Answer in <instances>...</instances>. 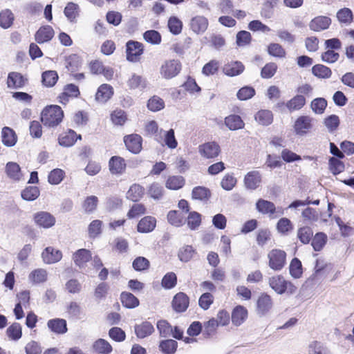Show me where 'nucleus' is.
I'll return each instance as SVG.
<instances>
[{"mask_svg": "<svg viewBox=\"0 0 354 354\" xmlns=\"http://www.w3.org/2000/svg\"><path fill=\"white\" fill-rule=\"evenodd\" d=\"M187 225L192 230H196L201 223V214L197 212H191L187 216Z\"/></svg>", "mask_w": 354, "mask_h": 354, "instance_id": "nucleus-56", "label": "nucleus"}, {"mask_svg": "<svg viewBox=\"0 0 354 354\" xmlns=\"http://www.w3.org/2000/svg\"><path fill=\"white\" fill-rule=\"evenodd\" d=\"M93 347L97 353L101 354H109L112 351V346L104 339H99L95 341Z\"/></svg>", "mask_w": 354, "mask_h": 354, "instance_id": "nucleus-50", "label": "nucleus"}, {"mask_svg": "<svg viewBox=\"0 0 354 354\" xmlns=\"http://www.w3.org/2000/svg\"><path fill=\"white\" fill-rule=\"evenodd\" d=\"M256 122L262 126H268L273 121V114L269 110H260L254 115Z\"/></svg>", "mask_w": 354, "mask_h": 354, "instance_id": "nucleus-30", "label": "nucleus"}, {"mask_svg": "<svg viewBox=\"0 0 354 354\" xmlns=\"http://www.w3.org/2000/svg\"><path fill=\"white\" fill-rule=\"evenodd\" d=\"M315 119L309 115H301L297 118L293 125L296 135H306L313 127Z\"/></svg>", "mask_w": 354, "mask_h": 354, "instance_id": "nucleus-5", "label": "nucleus"}, {"mask_svg": "<svg viewBox=\"0 0 354 354\" xmlns=\"http://www.w3.org/2000/svg\"><path fill=\"white\" fill-rule=\"evenodd\" d=\"M218 321L214 318L210 319L209 321L204 323V328L203 330V335L205 338H209L212 337L218 326Z\"/></svg>", "mask_w": 354, "mask_h": 354, "instance_id": "nucleus-43", "label": "nucleus"}, {"mask_svg": "<svg viewBox=\"0 0 354 354\" xmlns=\"http://www.w3.org/2000/svg\"><path fill=\"white\" fill-rule=\"evenodd\" d=\"M168 28L172 34L178 35L182 31L183 23L176 17H171L168 21Z\"/></svg>", "mask_w": 354, "mask_h": 354, "instance_id": "nucleus-63", "label": "nucleus"}, {"mask_svg": "<svg viewBox=\"0 0 354 354\" xmlns=\"http://www.w3.org/2000/svg\"><path fill=\"white\" fill-rule=\"evenodd\" d=\"M33 219L38 226L44 228H50L55 223V218L47 212H39L35 214Z\"/></svg>", "mask_w": 354, "mask_h": 354, "instance_id": "nucleus-8", "label": "nucleus"}, {"mask_svg": "<svg viewBox=\"0 0 354 354\" xmlns=\"http://www.w3.org/2000/svg\"><path fill=\"white\" fill-rule=\"evenodd\" d=\"M145 189L138 184L132 185L127 193V198L133 202L138 201L144 195Z\"/></svg>", "mask_w": 354, "mask_h": 354, "instance_id": "nucleus-35", "label": "nucleus"}, {"mask_svg": "<svg viewBox=\"0 0 354 354\" xmlns=\"http://www.w3.org/2000/svg\"><path fill=\"white\" fill-rule=\"evenodd\" d=\"M64 117V112L58 105H50L45 107L41 114V121L44 126L55 127L57 126Z\"/></svg>", "mask_w": 354, "mask_h": 354, "instance_id": "nucleus-1", "label": "nucleus"}, {"mask_svg": "<svg viewBox=\"0 0 354 354\" xmlns=\"http://www.w3.org/2000/svg\"><path fill=\"white\" fill-rule=\"evenodd\" d=\"M26 83V79L18 72L8 73L7 86L10 88L18 89L22 88Z\"/></svg>", "mask_w": 354, "mask_h": 354, "instance_id": "nucleus-20", "label": "nucleus"}, {"mask_svg": "<svg viewBox=\"0 0 354 354\" xmlns=\"http://www.w3.org/2000/svg\"><path fill=\"white\" fill-rule=\"evenodd\" d=\"M189 304V299L188 296L182 292L177 293L173 298L172 307L177 313L185 312Z\"/></svg>", "mask_w": 354, "mask_h": 354, "instance_id": "nucleus-11", "label": "nucleus"}, {"mask_svg": "<svg viewBox=\"0 0 354 354\" xmlns=\"http://www.w3.org/2000/svg\"><path fill=\"white\" fill-rule=\"evenodd\" d=\"M308 354H333L328 347L322 342L313 340L307 347Z\"/></svg>", "mask_w": 354, "mask_h": 354, "instance_id": "nucleus-24", "label": "nucleus"}, {"mask_svg": "<svg viewBox=\"0 0 354 354\" xmlns=\"http://www.w3.org/2000/svg\"><path fill=\"white\" fill-rule=\"evenodd\" d=\"M244 185L248 189H256L261 183V174L257 170L247 173L244 177Z\"/></svg>", "mask_w": 354, "mask_h": 354, "instance_id": "nucleus-13", "label": "nucleus"}, {"mask_svg": "<svg viewBox=\"0 0 354 354\" xmlns=\"http://www.w3.org/2000/svg\"><path fill=\"white\" fill-rule=\"evenodd\" d=\"M270 287L277 294L283 295L287 293L293 295L297 290V287L291 281L286 280L283 276L279 274L268 279Z\"/></svg>", "mask_w": 354, "mask_h": 354, "instance_id": "nucleus-2", "label": "nucleus"}, {"mask_svg": "<svg viewBox=\"0 0 354 354\" xmlns=\"http://www.w3.org/2000/svg\"><path fill=\"white\" fill-rule=\"evenodd\" d=\"M55 32L50 26H44L39 28L35 35V39L38 44H44L50 41Z\"/></svg>", "mask_w": 354, "mask_h": 354, "instance_id": "nucleus-16", "label": "nucleus"}, {"mask_svg": "<svg viewBox=\"0 0 354 354\" xmlns=\"http://www.w3.org/2000/svg\"><path fill=\"white\" fill-rule=\"evenodd\" d=\"M15 16L10 9L3 10L0 12V26L4 29L10 28L14 21Z\"/></svg>", "mask_w": 354, "mask_h": 354, "instance_id": "nucleus-37", "label": "nucleus"}, {"mask_svg": "<svg viewBox=\"0 0 354 354\" xmlns=\"http://www.w3.org/2000/svg\"><path fill=\"white\" fill-rule=\"evenodd\" d=\"M113 95V88L111 86L104 84L97 89L95 100L100 102H106Z\"/></svg>", "mask_w": 354, "mask_h": 354, "instance_id": "nucleus-26", "label": "nucleus"}, {"mask_svg": "<svg viewBox=\"0 0 354 354\" xmlns=\"http://www.w3.org/2000/svg\"><path fill=\"white\" fill-rule=\"evenodd\" d=\"M59 78L58 74L55 71H46L42 73L41 81L46 87L53 86Z\"/></svg>", "mask_w": 354, "mask_h": 354, "instance_id": "nucleus-39", "label": "nucleus"}, {"mask_svg": "<svg viewBox=\"0 0 354 354\" xmlns=\"http://www.w3.org/2000/svg\"><path fill=\"white\" fill-rule=\"evenodd\" d=\"M109 167L112 174H122L126 169V163L122 158L113 156L109 160Z\"/></svg>", "mask_w": 354, "mask_h": 354, "instance_id": "nucleus-23", "label": "nucleus"}, {"mask_svg": "<svg viewBox=\"0 0 354 354\" xmlns=\"http://www.w3.org/2000/svg\"><path fill=\"white\" fill-rule=\"evenodd\" d=\"M196 251L192 245H184L180 248L178 257L180 261L187 263L192 259Z\"/></svg>", "mask_w": 354, "mask_h": 354, "instance_id": "nucleus-49", "label": "nucleus"}, {"mask_svg": "<svg viewBox=\"0 0 354 354\" xmlns=\"http://www.w3.org/2000/svg\"><path fill=\"white\" fill-rule=\"evenodd\" d=\"M145 40L151 44H159L161 42V35L157 30H147L143 34Z\"/></svg>", "mask_w": 354, "mask_h": 354, "instance_id": "nucleus-61", "label": "nucleus"}, {"mask_svg": "<svg viewBox=\"0 0 354 354\" xmlns=\"http://www.w3.org/2000/svg\"><path fill=\"white\" fill-rule=\"evenodd\" d=\"M330 24L331 19L330 17L317 16L310 21L309 28L313 31L319 32L328 29Z\"/></svg>", "mask_w": 354, "mask_h": 354, "instance_id": "nucleus-14", "label": "nucleus"}, {"mask_svg": "<svg viewBox=\"0 0 354 354\" xmlns=\"http://www.w3.org/2000/svg\"><path fill=\"white\" fill-rule=\"evenodd\" d=\"M289 272L290 274L295 279H299L301 277L303 273L302 265L299 259H292L289 266Z\"/></svg>", "mask_w": 354, "mask_h": 354, "instance_id": "nucleus-52", "label": "nucleus"}, {"mask_svg": "<svg viewBox=\"0 0 354 354\" xmlns=\"http://www.w3.org/2000/svg\"><path fill=\"white\" fill-rule=\"evenodd\" d=\"M199 152L205 158H214L218 156L220 147L214 142H207L199 146Z\"/></svg>", "mask_w": 354, "mask_h": 354, "instance_id": "nucleus-10", "label": "nucleus"}, {"mask_svg": "<svg viewBox=\"0 0 354 354\" xmlns=\"http://www.w3.org/2000/svg\"><path fill=\"white\" fill-rule=\"evenodd\" d=\"M245 69L244 65L239 61L231 62L224 65L223 73L230 77H234L241 74Z\"/></svg>", "mask_w": 354, "mask_h": 354, "instance_id": "nucleus-22", "label": "nucleus"}, {"mask_svg": "<svg viewBox=\"0 0 354 354\" xmlns=\"http://www.w3.org/2000/svg\"><path fill=\"white\" fill-rule=\"evenodd\" d=\"M1 142L8 147L15 146L17 142V136L15 131L8 127H4L1 129Z\"/></svg>", "mask_w": 354, "mask_h": 354, "instance_id": "nucleus-19", "label": "nucleus"}, {"mask_svg": "<svg viewBox=\"0 0 354 354\" xmlns=\"http://www.w3.org/2000/svg\"><path fill=\"white\" fill-rule=\"evenodd\" d=\"M80 7L77 3L69 2L64 8V13L71 22H75L79 15Z\"/></svg>", "mask_w": 354, "mask_h": 354, "instance_id": "nucleus-38", "label": "nucleus"}, {"mask_svg": "<svg viewBox=\"0 0 354 354\" xmlns=\"http://www.w3.org/2000/svg\"><path fill=\"white\" fill-rule=\"evenodd\" d=\"M209 26L208 19L201 15H197L192 17L189 22L191 30L197 35L203 34Z\"/></svg>", "mask_w": 354, "mask_h": 354, "instance_id": "nucleus-6", "label": "nucleus"}, {"mask_svg": "<svg viewBox=\"0 0 354 354\" xmlns=\"http://www.w3.org/2000/svg\"><path fill=\"white\" fill-rule=\"evenodd\" d=\"M41 257L45 263L52 264L59 261L62 258V253L59 250L52 247H47L41 253Z\"/></svg>", "mask_w": 354, "mask_h": 354, "instance_id": "nucleus-15", "label": "nucleus"}, {"mask_svg": "<svg viewBox=\"0 0 354 354\" xmlns=\"http://www.w3.org/2000/svg\"><path fill=\"white\" fill-rule=\"evenodd\" d=\"M225 124L231 131L241 129L244 127V122L238 115H230L225 118Z\"/></svg>", "mask_w": 354, "mask_h": 354, "instance_id": "nucleus-29", "label": "nucleus"}, {"mask_svg": "<svg viewBox=\"0 0 354 354\" xmlns=\"http://www.w3.org/2000/svg\"><path fill=\"white\" fill-rule=\"evenodd\" d=\"M167 220L170 224L176 227L182 226L185 222L184 215L176 210L169 212Z\"/></svg>", "mask_w": 354, "mask_h": 354, "instance_id": "nucleus-45", "label": "nucleus"}, {"mask_svg": "<svg viewBox=\"0 0 354 354\" xmlns=\"http://www.w3.org/2000/svg\"><path fill=\"white\" fill-rule=\"evenodd\" d=\"M127 85L131 89H143L147 86L146 80L140 75L133 74L127 81Z\"/></svg>", "mask_w": 354, "mask_h": 354, "instance_id": "nucleus-44", "label": "nucleus"}, {"mask_svg": "<svg viewBox=\"0 0 354 354\" xmlns=\"http://www.w3.org/2000/svg\"><path fill=\"white\" fill-rule=\"evenodd\" d=\"M73 259L77 266L83 268L86 263L92 259L91 252L90 250L84 248L77 250L73 254Z\"/></svg>", "mask_w": 354, "mask_h": 354, "instance_id": "nucleus-17", "label": "nucleus"}, {"mask_svg": "<svg viewBox=\"0 0 354 354\" xmlns=\"http://www.w3.org/2000/svg\"><path fill=\"white\" fill-rule=\"evenodd\" d=\"M177 347V342L171 339L162 340L159 344V348L164 354L175 353Z\"/></svg>", "mask_w": 354, "mask_h": 354, "instance_id": "nucleus-40", "label": "nucleus"}, {"mask_svg": "<svg viewBox=\"0 0 354 354\" xmlns=\"http://www.w3.org/2000/svg\"><path fill=\"white\" fill-rule=\"evenodd\" d=\"M327 241V236L324 232H317L312 239L311 245L315 251H320Z\"/></svg>", "mask_w": 354, "mask_h": 354, "instance_id": "nucleus-48", "label": "nucleus"}, {"mask_svg": "<svg viewBox=\"0 0 354 354\" xmlns=\"http://www.w3.org/2000/svg\"><path fill=\"white\" fill-rule=\"evenodd\" d=\"M269 267L275 271L281 270L286 263V253L279 249H273L268 254Z\"/></svg>", "mask_w": 354, "mask_h": 354, "instance_id": "nucleus-3", "label": "nucleus"}, {"mask_svg": "<svg viewBox=\"0 0 354 354\" xmlns=\"http://www.w3.org/2000/svg\"><path fill=\"white\" fill-rule=\"evenodd\" d=\"M336 17L338 21L344 24H350L353 20V12L350 8H344L339 10Z\"/></svg>", "mask_w": 354, "mask_h": 354, "instance_id": "nucleus-46", "label": "nucleus"}, {"mask_svg": "<svg viewBox=\"0 0 354 354\" xmlns=\"http://www.w3.org/2000/svg\"><path fill=\"white\" fill-rule=\"evenodd\" d=\"M124 142L127 149L133 153H139L142 149V138L138 134L124 136Z\"/></svg>", "mask_w": 354, "mask_h": 354, "instance_id": "nucleus-12", "label": "nucleus"}, {"mask_svg": "<svg viewBox=\"0 0 354 354\" xmlns=\"http://www.w3.org/2000/svg\"><path fill=\"white\" fill-rule=\"evenodd\" d=\"M248 311L242 306H236L232 313V322L236 326H240L246 319Z\"/></svg>", "mask_w": 354, "mask_h": 354, "instance_id": "nucleus-32", "label": "nucleus"}, {"mask_svg": "<svg viewBox=\"0 0 354 354\" xmlns=\"http://www.w3.org/2000/svg\"><path fill=\"white\" fill-rule=\"evenodd\" d=\"M47 271L45 269L38 268L32 271L29 274V279L33 283H44L47 280Z\"/></svg>", "mask_w": 354, "mask_h": 354, "instance_id": "nucleus-53", "label": "nucleus"}, {"mask_svg": "<svg viewBox=\"0 0 354 354\" xmlns=\"http://www.w3.org/2000/svg\"><path fill=\"white\" fill-rule=\"evenodd\" d=\"M80 94V92L78 86L73 84H68L64 86V92L59 97L62 102L63 100L68 101L69 97H77Z\"/></svg>", "mask_w": 354, "mask_h": 354, "instance_id": "nucleus-42", "label": "nucleus"}, {"mask_svg": "<svg viewBox=\"0 0 354 354\" xmlns=\"http://www.w3.org/2000/svg\"><path fill=\"white\" fill-rule=\"evenodd\" d=\"M48 327L54 333L64 334L67 332L66 321L63 319L55 318L50 319L47 323Z\"/></svg>", "mask_w": 354, "mask_h": 354, "instance_id": "nucleus-27", "label": "nucleus"}, {"mask_svg": "<svg viewBox=\"0 0 354 354\" xmlns=\"http://www.w3.org/2000/svg\"><path fill=\"white\" fill-rule=\"evenodd\" d=\"M162 186L156 182L153 183L148 189V194L155 200L160 199L163 196Z\"/></svg>", "mask_w": 354, "mask_h": 354, "instance_id": "nucleus-59", "label": "nucleus"}, {"mask_svg": "<svg viewBox=\"0 0 354 354\" xmlns=\"http://www.w3.org/2000/svg\"><path fill=\"white\" fill-rule=\"evenodd\" d=\"M155 331L154 327L149 322L145 321L134 326V332L139 339H144L152 335Z\"/></svg>", "mask_w": 354, "mask_h": 354, "instance_id": "nucleus-18", "label": "nucleus"}, {"mask_svg": "<svg viewBox=\"0 0 354 354\" xmlns=\"http://www.w3.org/2000/svg\"><path fill=\"white\" fill-rule=\"evenodd\" d=\"M313 230L308 226H304L299 228L297 231V238L303 244H308L313 239Z\"/></svg>", "mask_w": 354, "mask_h": 354, "instance_id": "nucleus-47", "label": "nucleus"}, {"mask_svg": "<svg viewBox=\"0 0 354 354\" xmlns=\"http://www.w3.org/2000/svg\"><path fill=\"white\" fill-rule=\"evenodd\" d=\"M165 102L162 99L156 95L153 96L148 100L147 107L151 111L156 112L162 109Z\"/></svg>", "mask_w": 354, "mask_h": 354, "instance_id": "nucleus-64", "label": "nucleus"}, {"mask_svg": "<svg viewBox=\"0 0 354 354\" xmlns=\"http://www.w3.org/2000/svg\"><path fill=\"white\" fill-rule=\"evenodd\" d=\"M257 209L263 214H273L276 207L272 202L264 199H259L256 203Z\"/></svg>", "mask_w": 354, "mask_h": 354, "instance_id": "nucleus-33", "label": "nucleus"}, {"mask_svg": "<svg viewBox=\"0 0 354 354\" xmlns=\"http://www.w3.org/2000/svg\"><path fill=\"white\" fill-rule=\"evenodd\" d=\"M310 106L315 113L322 114L327 106V101L323 97H317L311 102Z\"/></svg>", "mask_w": 354, "mask_h": 354, "instance_id": "nucleus-58", "label": "nucleus"}, {"mask_svg": "<svg viewBox=\"0 0 354 354\" xmlns=\"http://www.w3.org/2000/svg\"><path fill=\"white\" fill-rule=\"evenodd\" d=\"M177 283V277L173 272L167 273L162 279L161 285L165 289H171Z\"/></svg>", "mask_w": 354, "mask_h": 354, "instance_id": "nucleus-60", "label": "nucleus"}, {"mask_svg": "<svg viewBox=\"0 0 354 354\" xmlns=\"http://www.w3.org/2000/svg\"><path fill=\"white\" fill-rule=\"evenodd\" d=\"M82 65L80 57L76 54H72L68 56L65 60V66L68 71L75 72L79 69Z\"/></svg>", "mask_w": 354, "mask_h": 354, "instance_id": "nucleus-41", "label": "nucleus"}, {"mask_svg": "<svg viewBox=\"0 0 354 354\" xmlns=\"http://www.w3.org/2000/svg\"><path fill=\"white\" fill-rule=\"evenodd\" d=\"M211 197L210 190L203 186L195 187L192 192V198L194 200L207 201Z\"/></svg>", "mask_w": 354, "mask_h": 354, "instance_id": "nucleus-31", "label": "nucleus"}, {"mask_svg": "<svg viewBox=\"0 0 354 354\" xmlns=\"http://www.w3.org/2000/svg\"><path fill=\"white\" fill-rule=\"evenodd\" d=\"M268 53L270 55L282 58L286 56V50L281 45L277 43H272L268 47Z\"/></svg>", "mask_w": 354, "mask_h": 354, "instance_id": "nucleus-62", "label": "nucleus"}, {"mask_svg": "<svg viewBox=\"0 0 354 354\" xmlns=\"http://www.w3.org/2000/svg\"><path fill=\"white\" fill-rule=\"evenodd\" d=\"M122 305L127 308H134L139 306V300L132 293L123 292L120 295Z\"/></svg>", "mask_w": 354, "mask_h": 354, "instance_id": "nucleus-34", "label": "nucleus"}, {"mask_svg": "<svg viewBox=\"0 0 354 354\" xmlns=\"http://www.w3.org/2000/svg\"><path fill=\"white\" fill-rule=\"evenodd\" d=\"M80 135L77 136V133L71 129H69L65 135L61 136L59 138V144L64 147L73 146L77 139H81Z\"/></svg>", "mask_w": 354, "mask_h": 354, "instance_id": "nucleus-28", "label": "nucleus"}, {"mask_svg": "<svg viewBox=\"0 0 354 354\" xmlns=\"http://www.w3.org/2000/svg\"><path fill=\"white\" fill-rule=\"evenodd\" d=\"M277 229L279 233L286 235L293 230V225L290 219L281 218L277 223Z\"/></svg>", "mask_w": 354, "mask_h": 354, "instance_id": "nucleus-57", "label": "nucleus"}, {"mask_svg": "<svg viewBox=\"0 0 354 354\" xmlns=\"http://www.w3.org/2000/svg\"><path fill=\"white\" fill-rule=\"evenodd\" d=\"M181 63L177 59L165 61L160 68L162 77L169 80L176 77L181 71Z\"/></svg>", "mask_w": 354, "mask_h": 354, "instance_id": "nucleus-4", "label": "nucleus"}, {"mask_svg": "<svg viewBox=\"0 0 354 354\" xmlns=\"http://www.w3.org/2000/svg\"><path fill=\"white\" fill-rule=\"evenodd\" d=\"M143 46L141 43L135 41H129L127 43V59L130 62H136L138 57L143 53Z\"/></svg>", "mask_w": 354, "mask_h": 354, "instance_id": "nucleus-7", "label": "nucleus"}, {"mask_svg": "<svg viewBox=\"0 0 354 354\" xmlns=\"http://www.w3.org/2000/svg\"><path fill=\"white\" fill-rule=\"evenodd\" d=\"M313 74L319 78H329L332 75V71L330 68L322 65L316 64L312 68Z\"/></svg>", "mask_w": 354, "mask_h": 354, "instance_id": "nucleus-51", "label": "nucleus"}, {"mask_svg": "<svg viewBox=\"0 0 354 354\" xmlns=\"http://www.w3.org/2000/svg\"><path fill=\"white\" fill-rule=\"evenodd\" d=\"M306 104V98L302 95H297L287 102L286 106L290 111L301 109Z\"/></svg>", "mask_w": 354, "mask_h": 354, "instance_id": "nucleus-36", "label": "nucleus"}, {"mask_svg": "<svg viewBox=\"0 0 354 354\" xmlns=\"http://www.w3.org/2000/svg\"><path fill=\"white\" fill-rule=\"evenodd\" d=\"M8 177L15 181H19L22 177V173L19 165L15 162H8L5 168Z\"/></svg>", "mask_w": 354, "mask_h": 354, "instance_id": "nucleus-25", "label": "nucleus"}, {"mask_svg": "<svg viewBox=\"0 0 354 354\" xmlns=\"http://www.w3.org/2000/svg\"><path fill=\"white\" fill-rule=\"evenodd\" d=\"M156 225V219L151 216L142 218L138 223L137 230L140 233H149L152 232Z\"/></svg>", "mask_w": 354, "mask_h": 354, "instance_id": "nucleus-21", "label": "nucleus"}, {"mask_svg": "<svg viewBox=\"0 0 354 354\" xmlns=\"http://www.w3.org/2000/svg\"><path fill=\"white\" fill-rule=\"evenodd\" d=\"M185 184V179L181 176H170L166 182V187L176 190L181 188Z\"/></svg>", "mask_w": 354, "mask_h": 354, "instance_id": "nucleus-55", "label": "nucleus"}, {"mask_svg": "<svg viewBox=\"0 0 354 354\" xmlns=\"http://www.w3.org/2000/svg\"><path fill=\"white\" fill-rule=\"evenodd\" d=\"M21 195L24 200L32 201L38 198L39 190L36 186H29L21 192Z\"/></svg>", "mask_w": 354, "mask_h": 354, "instance_id": "nucleus-54", "label": "nucleus"}, {"mask_svg": "<svg viewBox=\"0 0 354 354\" xmlns=\"http://www.w3.org/2000/svg\"><path fill=\"white\" fill-rule=\"evenodd\" d=\"M272 307V300L270 295L263 293L257 302V313L260 316L266 315Z\"/></svg>", "mask_w": 354, "mask_h": 354, "instance_id": "nucleus-9", "label": "nucleus"}]
</instances>
